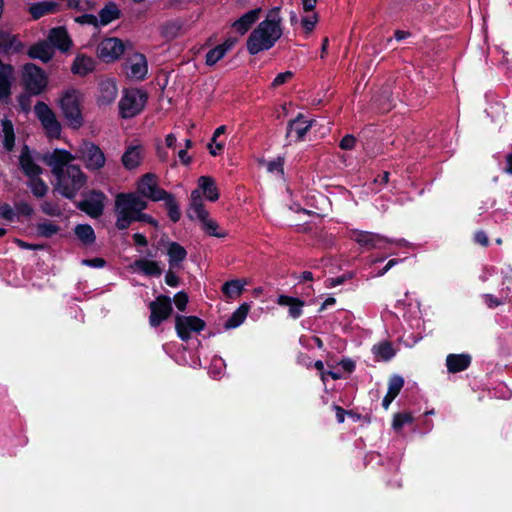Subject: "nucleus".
I'll list each match as a JSON object with an SVG mask.
<instances>
[{
    "instance_id": "nucleus-34",
    "label": "nucleus",
    "mask_w": 512,
    "mask_h": 512,
    "mask_svg": "<svg viewBox=\"0 0 512 512\" xmlns=\"http://www.w3.org/2000/svg\"><path fill=\"white\" fill-rule=\"evenodd\" d=\"M74 234L84 246H91L96 241L95 231L89 224H77L74 227Z\"/></svg>"
},
{
    "instance_id": "nucleus-60",
    "label": "nucleus",
    "mask_w": 512,
    "mask_h": 512,
    "mask_svg": "<svg viewBox=\"0 0 512 512\" xmlns=\"http://www.w3.org/2000/svg\"><path fill=\"white\" fill-rule=\"evenodd\" d=\"M82 264L92 268H103L106 265V260L101 257H95L92 259H83Z\"/></svg>"
},
{
    "instance_id": "nucleus-55",
    "label": "nucleus",
    "mask_w": 512,
    "mask_h": 512,
    "mask_svg": "<svg viewBox=\"0 0 512 512\" xmlns=\"http://www.w3.org/2000/svg\"><path fill=\"white\" fill-rule=\"evenodd\" d=\"M170 194L171 193L167 192L165 189L160 188L158 185H156L154 190L150 193V195H148L147 198L155 202L163 201L167 197H170Z\"/></svg>"
},
{
    "instance_id": "nucleus-30",
    "label": "nucleus",
    "mask_w": 512,
    "mask_h": 512,
    "mask_svg": "<svg viewBox=\"0 0 512 512\" xmlns=\"http://www.w3.org/2000/svg\"><path fill=\"white\" fill-rule=\"evenodd\" d=\"M199 191L201 190L206 199L215 202L219 199V191L215 180L211 176H201L198 179Z\"/></svg>"
},
{
    "instance_id": "nucleus-17",
    "label": "nucleus",
    "mask_w": 512,
    "mask_h": 512,
    "mask_svg": "<svg viewBox=\"0 0 512 512\" xmlns=\"http://www.w3.org/2000/svg\"><path fill=\"white\" fill-rule=\"evenodd\" d=\"M24 48L23 43L14 34L0 30V56L18 54Z\"/></svg>"
},
{
    "instance_id": "nucleus-2",
    "label": "nucleus",
    "mask_w": 512,
    "mask_h": 512,
    "mask_svg": "<svg viewBox=\"0 0 512 512\" xmlns=\"http://www.w3.org/2000/svg\"><path fill=\"white\" fill-rule=\"evenodd\" d=\"M57 179V190L60 194L73 200L78 191L87 183V176L78 165L70 164L65 170L55 174Z\"/></svg>"
},
{
    "instance_id": "nucleus-5",
    "label": "nucleus",
    "mask_w": 512,
    "mask_h": 512,
    "mask_svg": "<svg viewBox=\"0 0 512 512\" xmlns=\"http://www.w3.org/2000/svg\"><path fill=\"white\" fill-rule=\"evenodd\" d=\"M86 169L89 171H99L104 167L106 157L102 149L91 141L84 140L76 152Z\"/></svg>"
},
{
    "instance_id": "nucleus-21",
    "label": "nucleus",
    "mask_w": 512,
    "mask_h": 512,
    "mask_svg": "<svg viewBox=\"0 0 512 512\" xmlns=\"http://www.w3.org/2000/svg\"><path fill=\"white\" fill-rule=\"evenodd\" d=\"M48 38L51 45L62 52L68 51L72 45L69 34L64 27L52 28Z\"/></svg>"
},
{
    "instance_id": "nucleus-13",
    "label": "nucleus",
    "mask_w": 512,
    "mask_h": 512,
    "mask_svg": "<svg viewBox=\"0 0 512 512\" xmlns=\"http://www.w3.org/2000/svg\"><path fill=\"white\" fill-rule=\"evenodd\" d=\"M314 120H306L302 113H299L294 119L290 120L286 130L287 144L300 142L304 140L305 135L313 125Z\"/></svg>"
},
{
    "instance_id": "nucleus-49",
    "label": "nucleus",
    "mask_w": 512,
    "mask_h": 512,
    "mask_svg": "<svg viewBox=\"0 0 512 512\" xmlns=\"http://www.w3.org/2000/svg\"><path fill=\"white\" fill-rule=\"evenodd\" d=\"M412 416L409 413H399L394 416L393 428L400 430L405 424L412 422Z\"/></svg>"
},
{
    "instance_id": "nucleus-33",
    "label": "nucleus",
    "mask_w": 512,
    "mask_h": 512,
    "mask_svg": "<svg viewBox=\"0 0 512 512\" xmlns=\"http://www.w3.org/2000/svg\"><path fill=\"white\" fill-rule=\"evenodd\" d=\"M28 55L32 59H39L47 63L53 57V49L45 42H39L32 45L28 50Z\"/></svg>"
},
{
    "instance_id": "nucleus-28",
    "label": "nucleus",
    "mask_w": 512,
    "mask_h": 512,
    "mask_svg": "<svg viewBox=\"0 0 512 512\" xmlns=\"http://www.w3.org/2000/svg\"><path fill=\"white\" fill-rule=\"evenodd\" d=\"M471 363L468 354H449L446 358V366L450 373H458L466 370Z\"/></svg>"
},
{
    "instance_id": "nucleus-12",
    "label": "nucleus",
    "mask_w": 512,
    "mask_h": 512,
    "mask_svg": "<svg viewBox=\"0 0 512 512\" xmlns=\"http://www.w3.org/2000/svg\"><path fill=\"white\" fill-rule=\"evenodd\" d=\"M148 203L139 195L133 192L119 193L115 198V211L119 212H140L147 209Z\"/></svg>"
},
{
    "instance_id": "nucleus-63",
    "label": "nucleus",
    "mask_w": 512,
    "mask_h": 512,
    "mask_svg": "<svg viewBox=\"0 0 512 512\" xmlns=\"http://www.w3.org/2000/svg\"><path fill=\"white\" fill-rule=\"evenodd\" d=\"M339 147L342 150H351L352 149V134H346L340 141Z\"/></svg>"
},
{
    "instance_id": "nucleus-6",
    "label": "nucleus",
    "mask_w": 512,
    "mask_h": 512,
    "mask_svg": "<svg viewBox=\"0 0 512 512\" xmlns=\"http://www.w3.org/2000/svg\"><path fill=\"white\" fill-rule=\"evenodd\" d=\"M84 196L83 200L75 203L76 208L93 219L101 217L107 200L106 194L101 190L91 189Z\"/></svg>"
},
{
    "instance_id": "nucleus-50",
    "label": "nucleus",
    "mask_w": 512,
    "mask_h": 512,
    "mask_svg": "<svg viewBox=\"0 0 512 512\" xmlns=\"http://www.w3.org/2000/svg\"><path fill=\"white\" fill-rule=\"evenodd\" d=\"M15 214L19 216L31 217L34 213L33 207L25 201H19L15 203Z\"/></svg>"
},
{
    "instance_id": "nucleus-51",
    "label": "nucleus",
    "mask_w": 512,
    "mask_h": 512,
    "mask_svg": "<svg viewBox=\"0 0 512 512\" xmlns=\"http://www.w3.org/2000/svg\"><path fill=\"white\" fill-rule=\"evenodd\" d=\"M41 210L48 216H60L61 210L56 203L50 201H44L41 204Z\"/></svg>"
},
{
    "instance_id": "nucleus-48",
    "label": "nucleus",
    "mask_w": 512,
    "mask_h": 512,
    "mask_svg": "<svg viewBox=\"0 0 512 512\" xmlns=\"http://www.w3.org/2000/svg\"><path fill=\"white\" fill-rule=\"evenodd\" d=\"M317 22H318V15H317V13H313L310 16L303 17L301 20V25L304 28L305 33L310 34L314 30Z\"/></svg>"
},
{
    "instance_id": "nucleus-43",
    "label": "nucleus",
    "mask_w": 512,
    "mask_h": 512,
    "mask_svg": "<svg viewBox=\"0 0 512 512\" xmlns=\"http://www.w3.org/2000/svg\"><path fill=\"white\" fill-rule=\"evenodd\" d=\"M60 231V227L50 221L37 223L36 234L38 237L51 238Z\"/></svg>"
},
{
    "instance_id": "nucleus-11",
    "label": "nucleus",
    "mask_w": 512,
    "mask_h": 512,
    "mask_svg": "<svg viewBox=\"0 0 512 512\" xmlns=\"http://www.w3.org/2000/svg\"><path fill=\"white\" fill-rule=\"evenodd\" d=\"M125 46L119 38H106L97 47V55L105 63H111L119 59L124 53Z\"/></svg>"
},
{
    "instance_id": "nucleus-24",
    "label": "nucleus",
    "mask_w": 512,
    "mask_h": 512,
    "mask_svg": "<svg viewBox=\"0 0 512 512\" xmlns=\"http://www.w3.org/2000/svg\"><path fill=\"white\" fill-rule=\"evenodd\" d=\"M167 255L170 268H179L187 257V251L178 242L169 241L167 243Z\"/></svg>"
},
{
    "instance_id": "nucleus-46",
    "label": "nucleus",
    "mask_w": 512,
    "mask_h": 512,
    "mask_svg": "<svg viewBox=\"0 0 512 512\" xmlns=\"http://www.w3.org/2000/svg\"><path fill=\"white\" fill-rule=\"evenodd\" d=\"M404 385V380L401 376L395 375L389 380L387 393L396 397Z\"/></svg>"
},
{
    "instance_id": "nucleus-53",
    "label": "nucleus",
    "mask_w": 512,
    "mask_h": 512,
    "mask_svg": "<svg viewBox=\"0 0 512 512\" xmlns=\"http://www.w3.org/2000/svg\"><path fill=\"white\" fill-rule=\"evenodd\" d=\"M293 76H294V73L292 71H285V72L279 73L276 75V77L272 81L271 86L274 88L279 87V86L285 84L286 82H288L289 80H291L293 78Z\"/></svg>"
},
{
    "instance_id": "nucleus-31",
    "label": "nucleus",
    "mask_w": 512,
    "mask_h": 512,
    "mask_svg": "<svg viewBox=\"0 0 512 512\" xmlns=\"http://www.w3.org/2000/svg\"><path fill=\"white\" fill-rule=\"evenodd\" d=\"M2 144L7 152H12L15 147L14 125L11 120L4 118L1 120Z\"/></svg>"
},
{
    "instance_id": "nucleus-42",
    "label": "nucleus",
    "mask_w": 512,
    "mask_h": 512,
    "mask_svg": "<svg viewBox=\"0 0 512 512\" xmlns=\"http://www.w3.org/2000/svg\"><path fill=\"white\" fill-rule=\"evenodd\" d=\"M28 186L31 189L32 194L37 198L44 197L48 192V186L39 176L29 178Z\"/></svg>"
},
{
    "instance_id": "nucleus-36",
    "label": "nucleus",
    "mask_w": 512,
    "mask_h": 512,
    "mask_svg": "<svg viewBox=\"0 0 512 512\" xmlns=\"http://www.w3.org/2000/svg\"><path fill=\"white\" fill-rule=\"evenodd\" d=\"M250 310L248 303H242L226 320L224 327L225 329H234L240 326L246 319L247 314Z\"/></svg>"
},
{
    "instance_id": "nucleus-20",
    "label": "nucleus",
    "mask_w": 512,
    "mask_h": 512,
    "mask_svg": "<svg viewBox=\"0 0 512 512\" xmlns=\"http://www.w3.org/2000/svg\"><path fill=\"white\" fill-rule=\"evenodd\" d=\"M261 13V8L252 9L245 14H243L240 18L235 20L231 27L239 34H246L254 23L259 19Z\"/></svg>"
},
{
    "instance_id": "nucleus-44",
    "label": "nucleus",
    "mask_w": 512,
    "mask_h": 512,
    "mask_svg": "<svg viewBox=\"0 0 512 512\" xmlns=\"http://www.w3.org/2000/svg\"><path fill=\"white\" fill-rule=\"evenodd\" d=\"M200 222L202 223V229L207 235L217 238H224L226 236V232L218 231L219 225L216 221L205 217V220H200Z\"/></svg>"
},
{
    "instance_id": "nucleus-52",
    "label": "nucleus",
    "mask_w": 512,
    "mask_h": 512,
    "mask_svg": "<svg viewBox=\"0 0 512 512\" xmlns=\"http://www.w3.org/2000/svg\"><path fill=\"white\" fill-rule=\"evenodd\" d=\"M33 94H30L29 92L26 91V93H21L17 100H18V105H19V108L21 111L23 112H29L31 110V104H32V101H31V96Z\"/></svg>"
},
{
    "instance_id": "nucleus-62",
    "label": "nucleus",
    "mask_w": 512,
    "mask_h": 512,
    "mask_svg": "<svg viewBox=\"0 0 512 512\" xmlns=\"http://www.w3.org/2000/svg\"><path fill=\"white\" fill-rule=\"evenodd\" d=\"M347 278H352L351 272L344 273L337 277L329 278L327 279V281H329V286L335 287L337 285L344 283Z\"/></svg>"
},
{
    "instance_id": "nucleus-54",
    "label": "nucleus",
    "mask_w": 512,
    "mask_h": 512,
    "mask_svg": "<svg viewBox=\"0 0 512 512\" xmlns=\"http://www.w3.org/2000/svg\"><path fill=\"white\" fill-rule=\"evenodd\" d=\"M267 170L269 172H278L281 175L284 174V158L277 157L275 160L269 161L267 164Z\"/></svg>"
},
{
    "instance_id": "nucleus-40",
    "label": "nucleus",
    "mask_w": 512,
    "mask_h": 512,
    "mask_svg": "<svg viewBox=\"0 0 512 512\" xmlns=\"http://www.w3.org/2000/svg\"><path fill=\"white\" fill-rule=\"evenodd\" d=\"M221 290L227 298L236 299L242 294L244 284L238 279H233L225 282Z\"/></svg>"
},
{
    "instance_id": "nucleus-10",
    "label": "nucleus",
    "mask_w": 512,
    "mask_h": 512,
    "mask_svg": "<svg viewBox=\"0 0 512 512\" xmlns=\"http://www.w3.org/2000/svg\"><path fill=\"white\" fill-rule=\"evenodd\" d=\"M150 310L149 324L151 327H158L166 321L173 313L172 300L167 295H159L148 305Z\"/></svg>"
},
{
    "instance_id": "nucleus-16",
    "label": "nucleus",
    "mask_w": 512,
    "mask_h": 512,
    "mask_svg": "<svg viewBox=\"0 0 512 512\" xmlns=\"http://www.w3.org/2000/svg\"><path fill=\"white\" fill-rule=\"evenodd\" d=\"M116 222L115 226L118 230H126L130 227V225L133 222L139 221V222H145L153 227L158 226V221L154 219L151 215L143 213V211L140 212H119V214H116Z\"/></svg>"
},
{
    "instance_id": "nucleus-7",
    "label": "nucleus",
    "mask_w": 512,
    "mask_h": 512,
    "mask_svg": "<svg viewBox=\"0 0 512 512\" xmlns=\"http://www.w3.org/2000/svg\"><path fill=\"white\" fill-rule=\"evenodd\" d=\"M22 79L25 90L33 95L41 94L47 87V76L44 70L34 63L24 65Z\"/></svg>"
},
{
    "instance_id": "nucleus-58",
    "label": "nucleus",
    "mask_w": 512,
    "mask_h": 512,
    "mask_svg": "<svg viewBox=\"0 0 512 512\" xmlns=\"http://www.w3.org/2000/svg\"><path fill=\"white\" fill-rule=\"evenodd\" d=\"M332 409L335 411V417L338 423H343L345 416H352V410H346L339 405H333Z\"/></svg>"
},
{
    "instance_id": "nucleus-18",
    "label": "nucleus",
    "mask_w": 512,
    "mask_h": 512,
    "mask_svg": "<svg viewBox=\"0 0 512 512\" xmlns=\"http://www.w3.org/2000/svg\"><path fill=\"white\" fill-rule=\"evenodd\" d=\"M19 165L21 171L28 178H33L34 176H39L42 174L43 169L39 166L32 158L30 149L27 145H24L20 156H19Z\"/></svg>"
},
{
    "instance_id": "nucleus-15",
    "label": "nucleus",
    "mask_w": 512,
    "mask_h": 512,
    "mask_svg": "<svg viewBox=\"0 0 512 512\" xmlns=\"http://www.w3.org/2000/svg\"><path fill=\"white\" fill-rule=\"evenodd\" d=\"M13 78L14 67L0 59V104H9Z\"/></svg>"
},
{
    "instance_id": "nucleus-59",
    "label": "nucleus",
    "mask_w": 512,
    "mask_h": 512,
    "mask_svg": "<svg viewBox=\"0 0 512 512\" xmlns=\"http://www.w3.org/2000/svg\"><path fill=\"white\" fill-rule=\"evenodd\" d=\"M76 21L81 24H89L95 27H97L99 24V20L95 15L87 13L77 17Z\"/></svg>"
},
{
    "instance_id": "nucleus-39",
    "label": "nucleus",
    "mask_w": 512,
    "mask_h": 512,
    "mask_svg": "<svg viewBox=\"0 0 512 512\" xmlns=\"http://www.w3.org/2000/svg\"><path fill=\"white\" fill-rule=\"evenodd\" d=\"M190 208L194 210L199 220H205V217L209 216L208 211L205 209L201 192L199 189H195L190 195Z\"/></svg>"
},
{
    "instance_id": "nucleus-25",
    "label": "nucleus",
    "mask_w": 512,
    "mask_h": 512,
    "mask_svg": "<svg viewBox=\"0 0 512 512\" xmlns=\"http://www.w3.org/2000/svg\"><path fill=\"white\" fill-rule=\"evenodd\" d=\"M148 72V65L145 55L134 53L130 58V76L137 80H144Z\"/></svg>"
},
{
    "instance_id": "nucleus-27",
    "label": "nucleus",
    "mask_w": 512,
    "mask_h": 512,
    "mask_svg": "<svg viewBox=\"0 0 512 512\" xmlns=\"http://www.w3.org/2000/svg\"><path fill=\"white\" fill-rule=\"evenodd\" d=\"M142 147L139 145L129 146L123 153L121 161L125 169L133 170L137 168L142 161Z\"/></svg>"
},
{
    "instance_id": "nucleus-57",
    "label": "nucleus",
    "mask_w": 512,
    "mask_h": 512,
    "mask_svg": "<svg viewBox=\"0 0 512 512\" xmlns=\"http://www.w3.org/2000/svg\"><path fill=\"white\" fill-rule=\"evenodd\" d=\"M15 243L19 248L25 250H44L47 247L46 244L29 243L21 239H16Z\"/></svg>"
},
{
    "instance_id": "nucleus-23",
    "label": "nucleus",
    "mask_w": 512,
    "mask_h": 512,
    "mask_svg": "<svg viewBox=\"0 0 512 512\" xmlns=\"http://www.w3.org/2000/svg\"><path fill=\"white\" fill-rule=\"evenodd\" d=\"M132 268L149 277H159L163 272L157 261L145 258L136 259Z\"/></svg>"
},
{
    "instance_id": "nucleus-19",
    "label": "nucleus",
    "mask_w": 512,
    "mask_h": 512,
    "mask_svg": "<svg viewBox=\"0 0 512 512\" xmlns=\"http://www.w3.org/2000/svg\"><path fill=\"white\" fill-rule=\"evenodd\" d=\"M118 89L113 79H105L99 83V95L97 104L99 106H107L114 102L117 97Z\"/></svg>"
},
{
    "instance_id": "nucleus-29",
    "label": "nucleus",
    "mask_w": 512,
    "mask_h": 512,
    "mask_svg": "<svg viewBox=\"0 0 512 512\" xmlns=\"http://www.w3.org/2000/svg\"><path fill=\"white\" fill-rule=\"evenodd\" d=\"M95 69V61L86 55H78L71 66V71L79 76H86Z\"/></svg>"
},
{
    "instance_id": "nucleus-61",
    "label": "nucleus",
    "mask_w": 512,
    "mask_h": 512,
    "mask_svg": "<svg viewBox=\"0 0 512 512\" xmlns=\"http://www.w3.org/2000/svg\"><path fill=\"white\" fill-rule=\"evenodd\" d=\"M165 283L170 287H178L180 278L170 269L166 272Z\"/></svg>"
},
{
    "instance_id": "nucleus-26",
    "label": "nucleus",
    "mask_w": 512,
    "mask_h": 512,
    "mask_svg": "<svg viewBox=\"0 0 512 512\" xmlns=\"http://www.w3.org/2000/svg\"><path fill=\"white\" fill-rule=\"evenodd\" d=\"M276 303L280 306L289 307V316L293 319H298L302 315V308L305 305L303 300L288 295H279Z\"/></svg>"
},
{
    "instance_id": "nucleus-1",
    "label": "nucleus",
    "mask_w": 512,
    "mask_h": 512,
    "mask_svg": "<svg viewBox=\"0 0 512 512\" xmlns=\"http://www.w3.org/2000/svg\"><path fill=\"white\" fill-rule=\"evenodd\" d=\"M280 7L269 10L266 18L248 36L246 46L250 55L271 49L283 34Z\"/></svg>"
},
{
    "instance_id": "nucleus-9",
    "label": "nucleus",
    "mask_w": 512,
    "mask_h": 512,
    "mask_svg": "<svg viewBox=\"0 0 512 512\" xmlns=\"http://www.w3.org/2000/svg\"><path fill=\"white\" fill-rule=\"evenodd\" d=\"M206 327V322L198 316L180 315L175 316V330L177 336L184 342L191 339L192 333H200Z\"/></svg>"
},
{
    "instance_id": "nucleus-8",
    "label": "nucleus",
    "mask_w": 512,
    "mask_h": 512,
    "mask_svg": "<svg viewBox=\"0 0 512 512\" xmlns=\"http://www.w3.org/2000/svg\"><path fill=\"white\" fill-rule=\"evenodd\" d=\"M34 111L45 130L46 136L49 139H59L62 127L53 110L46 103L38 101Z\"/></svg>"
},
{
    "instance_id": "nucleus-47",
    "label": "nucleus",
    "mask_w": 512,
    "mask_h": 512,
    "mask_svg": "<svg viewBox=\"0 0 512 512\" xmlns=\"http://www.w3.org/2000/svg\"><path fill=\"white\" fill-rule=\"evenodd\" d=\"M174 304L180 312H184L189 302L188 294L185 291L177 292L173 297Z\"/></svg>"
},
{
    "instance_id": "nucleus-35",
    "label": "nucleus",
    "mask_w": 512,
    "mask_h": 512,
    "mask_svg": "<svg viewBox=\"0 0 512 512\" xmlns=\"http://www.w3.org/2000/svg\"><path fill=\"white\" fill-rule=\"evenodd\" d=\"M59 10V4L53 1H43L33 4L29 12L34 19H39L45 15L56 13Z\"/></svg>"
},
{
    "instance_id": "nucleus-3",
    "label": "nucleus",
    "mask_w": 512,
    "mask_h": 512,
    "mask_svg": "<svg viewBox=\"0 0 512 512\" xmlns=\"http://www.w3.org/2000/svg\"><path fill=\"white\" fill-rule=\"evenodd\" d=\"M81 93L76 89L65 91L59 99V106L67 125L78 130L84 124L81 109Z\"/></svg>"
},
{
    "instance_id": "nucleus-64",
    "label": "nucleus",
    "mask_w": 512,
    "mask_h": 512,
    "mask_svg": "<svg viewBox=\"0 0 512 512\" xmlns=\"http://www.w3.org/2000/svg\"><path fill=\"white\" fill-rule=\"evenodd\" d=\"M133 240L135 245L146 247L148 245V240L145 235L141 233H135L133 234Z\"/></svg>"
},
{
    "instance_id": "nucleus-22",
    "label": "nucleus",
    "mask_w": 512,
    "mask_h": 512,
    "mask_svg": "<svg viewBox=\"0 0 512 512\" xmlns=\"http://www.w3.org/2000/svg\"><path fill=\"white\" fill-rule=\"evenodd\" d=\"M74 159L73 155L64 149H55L50 156L48 164L53 166V173L57 174L69 165L68 163Z\"/></svg>"
},
{
    "instance_id": "nucleus-38",
    "label": "nucleus",
    "mask_w": 512,
    "mask_h": 512,
    "mask_svg": "<svg viewBox=\"0 0 512 512\" xmlns=\"http://www.w3.org/2000/svg\"><path fill=\"white\" fill-rule=\"evenodd\" d=\"M157 185V176L154 173H146L141 176L137 183V192L143 196L148 197Z\"/></svg>"
},
{
    "instance_id": "nucleus-4",
    "label": "nucleus",
    "mask_w": 512,
    "mask_h": 512,
    "mask_svg": "<svg viewBox=\"0 0 512 512\" xmlns=\"http://www.w3.org/2000/svg\"><path fill=\"white\" fill-rule=\"evenodd\" d=\"M148 100V94L141 89L126 90L119 101L120 116L124 119L132 118L141 113Z\"/></svg>"
},
{
    "instance_id": "nucleus-32",
    "label": "nucleus",
    "mask_w": 512,
    "mask_h": 512,
    "mask_svg": "<svg viewBox=\"0 0 512 512\" xmlns=\"http://www.w3.org/2000/svg\"><path fill=\"white\" fill-rule=\"evenodd\" d=\"M99 23L106 26L121 17V11L113 1L108 2L98 13Z\"/></svg>"
},
{
    "instance_id": "nucleus-56",
    "label": "nucleus",
    "mask_w": 512,
    "mask_h": 512,
    "mask_svg": "<svg viewBox=\"0 0 512 512\" xmlns=\"http://www.w3.org/2000/svg\"><path fill=\"white\" fill-rule=\"evenodd\" d=\"M0 216L9 222H12L15 218V211L8 203H3L0 204Z\"/></svg>"
},
{
    "instance_id": "nucleus-37",
    "label": "nucleus",
    "mask_w": 512,
    "mask_h": 512,
    "mask_svg": "<svg viewBox=\"0 0 512 512\" xmlns=\"http://www.w3.org/2000/svg\"><path fill=\"white\" fill-rule=\"evenodd\" d=\"M372 352L375 356V359L378 361H389L396 354V350L393 347L392 343L388 341H382L374 345L372 348Z\"/></svg>"
},
{
    "instance_id": "nucleus-45",
    "label": "nucleus",
    "mask_w": 512,
    "mask_h": 512,
    "mask_svg": "<svg viewBox=\"0 0 512 512\" xmlns=\"http://www.w3.org/2000/svg\"><path fill=\"white\" fill-rule=\"evenodd\" d=\"M225 55H226L225 49H223L221 46L217 45L207 52L205 63L208 66H213L218 61H220Z\"/></svg>"
},
{
    "instance_id": "nucleus-41",
    "label": "nucleus",
    "mask_w": 512,
    "mask_h": 512,
    "mask_svg": "<svg viewBox=\"0 0 512 512\" xmlns=\"http://www.w3.org/2000/svg\"><path fill=\"white\" fill-rule=\"evenodd\" d=\"M164 201V207L167 210V215L173 223H177L181 218V211L175 196L171 193Z\"/></svg>"
},
{
    "instance_id": "nucleus-14",
    "label": "nucleus",
    "mask_w": 512,
    "mask_h": 512,
    "mask_svg": "<svg viewBox=\"0 0 512 512\" xmlns=\"http://www.w3.org/2000/svg\"><path fill=\"white\" fill-rule=\"evenodd\" d=\"M354 242L365 248H386L388 243H394L396 246L403 247L407 245L404 239L390 241L379 235L368 232L354 231Z\"/></svg>"
}]
</instances>
